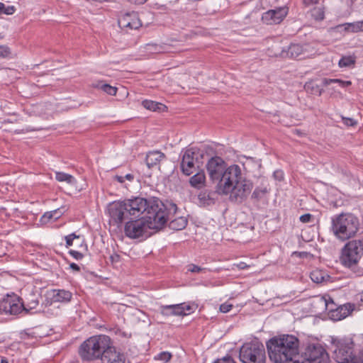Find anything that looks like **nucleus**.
<instances>
[{
  "mask_svg": "<svg viewBox=\"0 0 363 363\" xmlns=\"http://www.w3.org/2000/svg\"><path fill=\"white\" fill-rule=\"evenodd\" d=\"M206 169L211 181L216 184V193L227 196L231 203H242L250 194L253 184L244 176L239 165L227 167L222 157L215 156L208 160Z\"/></svg>",
  "mask_w": 363,
  "mask_h": 363,
  "instance_id": "obj_1",
  "label": "nucleus"
},
{
  "mask_svg": "<svg viewBox=\"0 0 363 363\" xmlns=\"http://www.w3.org/2000/svg\"><path fill=\"white\" fill-rule=\"evenodd\" d=\"M125 202L128 208L130 219L141 217L152 219L150 223L153 228H163L169 216L177 210L176 204L164 203L155 197L149 199L135 197L127 199Z\"/></svg>",
  "mask_w": 363,
  "mask_h": 363,
  "instance_id": "obj_2",
  "label": "nucleus"
},
{
  "mask_svg": "<svg viewBox=\"0 0 363 363\" xmlns=\"http://www.w3.org/2000/svg\"><path fill=\"white\" fill-rule=\"evenodd\" d=\"M299 345L298 338L293 335L273 337L267 342L269 359L274 363H286L293 360L298 354Z\"/></svg>",
  "mask_w": 363,
  "mask_h": 363,
  "instance_id": "obj_3",
  "label": "nucleus"
},
{
  "mask_svg": "<svg viewBox=\"0 0 363 363\" xmlns=\"http://www.w3.org/2000/svg\"><path fill=\"white\" fill-rule=\"evenodd\" d=\"M359 225V219L352 213H341L332 219V230L342 241L354 236Z\"/></svg>",
  "mask_w": 363,
  "mask_h": 363,
  "instance_id": "obj_4",
  "label": "nucleus"
},
{
  "mask_svg": "<svg viewBox=\"0 0 363 363\" xmlns=\"http://www.w3.org/2000/svg\"><path fill=\"white\" fill-rule=\"evenodd\" d=\"M111 345L108 336L101 335L93 336L85 340L79 347V354L83 359L95 360L101 359Z\"/></svg>",
  "mask_w": 363,
  "mask_h": 363,
  "instance_id": "obj_5",
  "label": "nucleus"
},
{
  "mask_svg": "<svg viewBox=\"0 0 363 363\" xmlns=\"http://www.w3.org/2000/svg\"><path fill=\"white\" fill-rule=\"evenodd\" d=\"M335 358L338 363H363L362 357L354 351V342L350 339L333 340Z\"/></svg>",
  "mask_w": 363,
  "mask_h": 363,
  "instance_id": "obj_6",
  "label": "nucleus"
},
{
  "mask_svg": "<svg viewBox=\"0 0 363 363\" xmlns=\"http://www.w3.org/2000/svg\"><path fill=\"white\" fill-rule=\"evenodd\" d=\"M150 222L152 219L140 218L129 219L125 225L124 232L127 237L135 239L141 237H148L150 235L149 230H160L162 228L151 227Z\"/></svg>",
  "mask_w": 363,
  "mask_h": 363,
  "instance_id": "obj_7",
  "label": "nucleus"
},
{
  "mask_svg": "<svg viewBox=\"0 0 363 363\" xmlns=\"http://www.w3.org/2000/svg\"><path fill=\"white\" fill-rule=\"evenodd\" d=\"M240 359L243 363H265L266 354L262 344L247 342L240 350Z\"/></svg>",
  "mask_w": 363,
  "mask_h": 363,
  "instance_id": "obj_8",
  "label": "nucleus"
},
{
  "mask_svg": "<svg viewBox=\"0 0 363 363\" xmlns=\"http://www.w3.org/2000/svg\"><path fill=\"white\" fill-rule=\"evenodd\" d=\"M203 152L197 147L187 149L182 159L180 167L182 173L189 176L195 172L196 165L199 167L203 163Z\"/></svg>",
  "mask_w": 363,
  "mask_h": 363,
  "instance_id": "obj_9",
  "label": "nucleus"
},
{
  "mask_svg": "<svg viewBox=\"0 0 363 363\" xmlns=\"http://www.w3.org/2000/svg\"><path fill=\"white\" fill-rule=\"evenodd\" d=\"M360 250L362 251L361 240L349 241L342 250L341 263L348 268L354 269L360 259Z\"/></svg>",
  "mask_w": 363,
  "mask_h": 363,
  "instance_id": "obj_10",
  "label": "nucleus"
},
{
  "mask_svg": "<svg viewBox=\"0 0 363 363\" xmlns=\"http://www.w3.org/2000/svg\"><path fill=\"white\" fill-rule=\"evenodd\" d=\"M311 363H329L330 357L320 344H309L303 352Z\"/></svg>",
  "mask_w": 363,
  "mask_h": 363,
  "instance_id": "obj_11",
  "label": "nucleus"
},
{
  "mask_svg": "<svg viewBox=\"0 0 363 363\" xmlns=\"http://www.w3.org/2000/svg\"><path fill=\"white\" fill-rule=\"evenodd\" d=\"M24 303L18 296H9L0 301V313L17 315L23 312Z\"/></svg>",
  "mask_w": 363,
  "mask_h": 363,
  "instance_id": "obj_12",
  "label": "nucleus"
},
{
  "mask_svg": "<svg viewBox=\"0 0 363 363\" xmlns=\"http://www.w3.org/2000/svg\"><path fill=\"white\" fill-rule=\"evenodd\" d=\"M108 213L113 221L118 225H121L124 221L130 219L129 211L125 200L114 201L111 203L108 207Z\"/></svg>",
  "mask_w": 363,
  "mask_h": 363,
  "instance_id": "obj_13",
  "label": "nucleus"
},
{
  "mask_svg": "<svg viewBox=\"0 0 363 363\" xmlns=\"http://www.w3.org/2000/svg\"><path fill=\"white\" fill-rule=\"evenodd\" d=\"M286 14L287 10L285 8H278L264 13L262 20L268 25L278 24L283 21Z\"/></svg>",
  "mask_w": 363,
  "mask_h": 363,
  "instance_id": "obj_14",
  "label": "nucleus"
},
{
  "mask_svg": "<svg viewBox=\"0 0 363 363\" xmlns=\"http://www.w3.org/2000/svg\"><path fill=\"white\" fill-rule=\"evenodd\" d=\"M354 309V305L347 303L337 307L335 309L330 308V315L331 319L334 320H340L348 316Z\"/></svg>",
  "mask_w": 363,
  "mask_h": 363,
  "instance_id": "obj_15",
  "label": "nucleus"
},
{
  "mask_svg": "<svg viewBox=\"0 0 363 363\" xmlns=\"http://www.w3.org/2000/svg\"><path fill=\"white\" fill-rule=\"evenodd\" d=\"M118 23L121 26L130 29H138L142 26L138 15L135 12L125 14L119 19Z\"/></svg>",
  "mask_w": 363,
  "mask_h": 363,
  "instance_id": "obj_16",
  "label": "nucleus"
},
{
  "mask_svg": "<svg viewBox=\"0 0 363 363\" xmlns=\"http://www.w3.org/2000/svg\"><path fill=\"white\" fill-rule=\"evenodd\" d=\"M72 294L65 289H53L49 293L50 304L54 303H68L71 301Z\"/></svg>",
  "mask_w": 363,
  "mask_h": 363,
  "instance_id": "obj_17",
  "label": "nucleus"
},
{
  "mask_svg": "<svg viewBox=\"0 0 363 363\" xmlns=\"http://www.w3.org/2000/svg\"><path fill=\"white\" fill-rule=\"evenodd\" d=\"M102 363H125V357L110 345L101 357Z\"/></svg>",
  "mask_w": 363,
  "mask_h": 363,
  "instance_id": "obj_18",
  "label": "nucleus"
},
{
  "mask_svg": "<svg viewBox=\"0 0 363 363\" xmlns=\"http://www.w3.org/2000/svg\"><path fill=\"white\" fill-rule=\"evenodd\" d=\"M176 212L177 211L169 216L167 222L169 221V228L170 229L173 230H181L185 228V227L187 225L188 220L184 216H179L173 219L172 217L176 213Z\"/></svg>",
  "mask_w": 363,
  "mask_h": 363,
  "instance_id": "obj_19",
  "label": "nucleus"
},
{
  "mask_svg": "<svg viewBox=\"0 0 363 363\" xmlns=\"http://www.w3.org/2000/svg\"><path fill=\"white\" fill-rule=\"evenodd\" d=\"M303 54V48L299 44H291L286 50H284L281 52L283 57L290 58H297Z\"/></svg>",
  "mask_w": 363,
  "mask_h": 363,
  "instance_id": "obj_20",
  "label": "nucleus"
},
{
  "mask_svg": "<svg viewBox=\"0 0 363 363\" xmlns=\"http://www.w3.org/2000/svg\"><path fill=\"white\" fill-rule=\"evenodd\" d=\"M164 157V155L161 152H150L145 158L146 164L149 168L152 167L157 165Z\"/></svg>",
  "mask_w": 363,
  "mask_h": 363,
  "instance_id": "obj_21",
  "label": "nucleus"
},
{
  "mask_svg": "<svg viewBox=\"0 0 363 363\" xmlns=\"http://www.w3.org/2000/svg\"><path fill=\"white\" fill-rule=\"evenodd\" d=\"M206 182V175L203 170L196 173L189 179L190 185L196 189L202 188Z\"/></svg>",
  "mask_w": 363,
  "mask_h": 363,
  "instance_id": "obj_22",
  "label": "nucleus"
},
{
  "mask_svg": "<svg viewBox=\"0 0 363 363\" xmlns=\"http://www.w3.org/2000/svg\"><path fill=\"white\" fill-rule=\"evenodd\" d=\"M40 296L35 294H30L27 298L26 303L24 304L23 312L28 313L31 310L36 308L39 304Z\"/></svg>",
  "mask_w": 363,
  "mask_h": 363,
  "instance_id": "obj_23",
  "label": "nucleus"
},
{
  "mask_svg": "<svg viewBox=\"0 0 363 363\" xmlns=\"http://www.w3.org/2000/svg\"><path fill=\"white\" fill-rule=\"evenodd\" d=\"M341 28H344V30L346 32L357 33L362 31V26L360 21H356L353 23H346L337 26L335 28L338 30Z\"/></svg>",
  "mask_w": 363,
  "mask_h": 363,
  "instance_id": "obj_24",
  "label": "nucleus"
},
{
  "mask_svg": "<svg viewBox=\"0 0 363 363\" xmlns=\"http://www.w3.org/2000/svg\"><path fill=\"white\" fill-rule=\"evenodd\" d=\"M55 178L60 182H65L69 184H75L77 183L76 179L73 176L62 172H57L55 174Z\"/></svg>",
  "mask_w": 363,
  "mask_h": 363,
  "instance_id": "obj_25",
  "label": "nucleus"
},
{
  "mask_svg": "<svg viewBox=\"0 0 363 363\" xmlns=\"http://www.w3.org/2000/svg\"><path fill=\"white\" fill-rule=\"evenodd\" d=\"M333 83L337 84L339 86L345 88L352 84L350 81H343L339 79H327L324 78L322 80V86H328Z\"/></svg>",
  "mask_w": 363,
  "mask_h": 363,
  "instance_id": "obj_26",
  "label": "nucleus"
},
{
  "mask_svg": "<svg viewBox=\"0 0 363 363\" xmlns=\"http://www.w3.org/2000/svg\"><path fill=\"white\" fill-rule=\"evenodd\" d=\"M304 88L308 92L312 94L320 96L323 93L322 86L313 82L306 83Z\"/></svg>",
  "mask_w": 363,
  "mask_h": 363,
  "instance_id": "obj_27",
  "label": "nucleus"
},
{
  "mask_svg": "<svg viewBox=\"0 0 363 363\" xmlns=\"http://www.w3.org/2000/svg\"><path fill=\"white\" fill-rule=\"evenodd\" d=\"M269 193V189L267 186H258L254 190L252 198L259 201L264 198Z\"/></svg>",
  "mask_w": 363,
  "mask_h": 363,
  "instance_id": "obj_28",
  "label": "nucleus"
},
{
  "mask_svg": "<svg viewBox=\"0 0 363 363\" xmlns=\"http://www.w3.org/2000/svg\"><path fill=\"white\" fill-rule=\"evenodd\" d=\"M142 104L146 109L154 111L157 110H160L161 108H165V106H164L163 104L150 100H144L142 102Z\"/></svg>",
  "mask_w": 363,
  "mask_h": 363,
  "instance_id": "obj_29",
  "label": "nucleus"
},
{
  "mask_svg": "<svg viewBox=\"0 0 363 363\" xmlns=\"http://www.w3.org/2000/svg\"><path fill=\"white\" fill-rule=\"evenodd\" d=\"M356 57L354 56H343L339 61L338 65L340 67H350L355 64Z\"/></svg>",
  "mask_w": 363,
  "mask_h": 363,
  "instance_id": "obj_30",
  "label": "nucleus"
},
{
  "mask_svg": "<svg viewBox=\"0 0 363 363\" xmlns=\"http://www.w3.org/2000/svg\"><path fill=\"white\" fill-rule=\"evenodd\" d=\"M99 88L104 92H106V94L111 95V96H115L117 92L116 87L111 86L110 84H102L100 85Z\"/></svg>",
  "mask_w": 363,
  "mask_h": 363,
  "instance_id": "obj_31",
  "label": "nucleus"
},
{
  "mask_svg": "<svg viewBox=\"0 0 363 363\" xmlns=\"http://www.w3.org/2000/svg\"><path fill=\"white\" fill-rule=\"evenodd\" d=\"M311 279L313 282L321 283L324 280V277L321 271L315 270L311 273Z\"/></svg>",
  "mask_w": 363,
  "mask_h": 363,
  "instance_id": "obj_32",
  "label": "nucleus"
},
{
  "mask_svg": "<svg viewBox=\"0 0 363 363\" xmlns=\"http://www.w3.org/2000/svg\"><path fill=\"white\" fill-rule=\"evenodd\" d=\"M174 315H186L182 303L172 305Z\"/></svg>",
  "mask_w": 363,
  "mask_h": 363,
  "instance_id": "obj_33",
  "label": "nucleus"
},
{
  "mask_svg": "<svg viewBox=\"0 0 363 363\" xmlns=\"http://www.w3.org/2000/svg\"><path fill=\"white\" fill-rule=\"evenodd\" d=\"M172 355L170 352H162L160 353H159L157 354V357H155V359H157V360H161V361H163L164 362H168L171 358H172Z\"/></svg>",
  "mask_w": 363,
  "mask_h": 363,
  "instance_id": "obj_34",
  "label": "nucleus"
},
{
  "mask_svg": "<svg viewBox=\"0 0 363 363\" xmlns=\"http://www.w3.org/2000/svg\"><path fill=\"white\" fill-rule=\"evenodd\" d=\"M161 314L164 316L174 315L172 305L162 306L160 307Z\"/></svg>",
  "mask_w": 363,
  "mask_h": 363,
  "instance_id": "obj_35",
  "label": "nucleus"
},
{
  "mask_svg": "<svg viewBox=\"0 0 363 363\" xmlns=\"http://www.w3.org/2000/svg\"><path fill=\"white\" fill-rule=\"evenodd\" d=\"M182 306L184 307V312H186V315L190 314L191 313H193L196 308H197V306L196 304H189L186 303H182Z\"/></svg>",
  "mask_w": 363,
  "mask_h": 363,
  "instance_id": "obj_36",
  "label": "nucleus"
},
{
  "mask_svg": "<svg viewBox=\"0 0 363 363\" xmlns=\"http://www.w3.org/2000/svg\"><path fill=\"white\" fill-rule=\"evenodd\" d=\"M79 236L76 235L75 233H71L65 237L66 240V247H69L72 245L74 239L79 238Z\"/></svg>",
  "mask_w": 363,
  "mask_h": 363,
  "instance_id": "obj_37",
  "label": "nucleus"
},
{
  "mask_svg": "<svg viewBox=\"0 0 363 363\" xmlns=\"http://www.w3.org/2000/svg\"><path fill=\"white\" fill-rule=\"evenodd\" d=\"M289 362H292V363H311L308 359L304 357L303 353L301 356L297 355L295 358H293V360H290Z\"/></svg>",
  "mask_w": 363,
  "mask_h": 363,
  "instance_id": "obj_38",
  "label": "nucleus"
},
{
  "mask_svg": "<svg viewBox=\"0 0 363 363\" xmlns=\"http://www.w3.org/2000/svg\"><path fill=\"white\" fill-rule=\"evenodd\" d=\"M52 219H53V213H52V211H48V212L45 213L43 214V216H42V218L40 219V221L43 223H45L50 221Z\"/></svg>",
  "mask_w": 363,
  "mask_h": 363,
  "instance_id": "obj_39",
  "label": "nucleus"
},
{
  "mask_svg": "<svg viewBox=\"0 0 363 363\" xmlns=\"http://www.w3.org/2000/svg\"><path fill=\"white\" fill-rule=\"evenodd\" d=\"M15 11H16V9L13 6H6L4 5V8L2 9V11H1V13H3L6 15H11V14H13L15 12Z\"/></svg>",
  "mask_w": 363,
  "mask_h": 363,
  "instance_id": "obj_40",
  "label": "nucleus"
},
{
  "mask_svg": "<svg viewBox=\"0 0 363 363\" xmlns=\"http://www.w3.org/2000/svg\"><path fill=\"white\" fill-rule=\"evenodd\" d=\"M213 363H236L231 357H225L221 359H218Z\"/></svg>",
  "mask_w": 363,
  "mask_h": 363,
  "instance_id": "obj_41",
  "label": "nucleus"
},
{
  "mask_svg": "<svg viewBox=\"0 0 363 363\" xmlns=\"http://www.w3.org/2000/svg\"><path fill=\"white\" fill-rule=\"evenodd\" d=\"M233 308V305L228 303H224L220 306V311L222 313H228Z\"/></svg>",
  "mask_w": 363,
  "mask_h": 363,
  "instance_id": "obj_42",
  "label": "nucleus"
},
{
  "mask_svg": "<svg viewBox=\"0 0 363 363\" xmlns=\"http://www.w3.org/2000/svg\"><path fill=\"white\" fill-rule=\"evenodd\" d=\"M343 123L347 126H354L357 121L351 118L342 117Z\"/></svg>",
  "mask_w": 363,
  "mask_h": 363,
  "instance_id": "obj_43",
  "label": "nucleus"
},
{
  "mask_svg": "<svg viewBox=\"0 0 363 363\" xmlns=\"http://www.w3.org/2000/svg\"><path fill=\"white\" fill-rule=\"evenodd\" d=\"M284 172L282 170L278 169L274 172L273 177L276 180L282 181L284 179Z\"/></svg>",
  "mask_w": 363,
  "mask_h": 363,
  "instance_id": "obj_44",
  "label": "nucleus"
},
{
  "mask_svg": "<svg viewBox=\"0 0 363 363\" xmlns=\"http://www.w3.org/2000/svg\"><path fill=\"white\" fill-rule=\"evenodd\" d=\"M64 212L65 211L62 208H57L52 211V213H53V220H56L60 218L63 215Z\"/></svg>",
  "mask_w": 363,
  "mask_h": 363,
  "instance_id": "obj_45",
  "label": "nucleus"
},
{
  "mask_svg": "<svg viewBox=\"0 0 363 363\" xmlns=\"http://www.w3.org/2000/svg\"><path fill=\"white\" fill-rule=\"evenodd\" d=\"M69 253L70 255H72L74 259L77 260L82 259L84 257L82 253L74 250H69Z\"/></svg>",
  "mask_w": 363,
  "mask_h": 363,
  "instance_id": "obj_46",
  "label": "nucleus"
},
{
  "mask_svg": "<svg viewBox=\"0 0 363 363\" xmlns=\"http://www.w3.org/2000/svg\"><path fill=\"white\" fill-rule=\"evenodd\" d=\"M312 215L310 213H306L304 215L301 216L300 220L302 223H309L312 219Z\"/></svg>",
  "mask_w": 363,
  "mask_h": 363,
  "instance_id": "obj_47",
  "label": "nucleus"
},
{
  "mask_svg": "<svg viewBox=\"0 0 363 363\" xmlns=\"http://www.w3.org/2000/svg\"><path fill=\"white\" fill-rule=\"evenodd\" d=\"M10 53L6 46L0 45V57H6Z\"/></svg>",
  "mask_w": 363,
  "mask_h": 363,
  "instance_id": "obj_48",
  "label": "nucleus"
},
{
  "mask_svg": "<svg viewBox=\"0 0 363 363\" xmlns=\"http://www.w3.org/2000/svg\"><path fill=\"white\" fill-rule=\"evenodd\" d=\"M189 270L191 272H199L201 271V269L199 266L193 264Z\"/></svg>",
  "mask_w": 363,
  "mask_h": 363,
  "instance_id": "obj_49",
  "label": "nucleus"
},
{
  "mask_svg": "<svg viewBox=\"0 0 363 363\" xmlns=\"http://www.w3.org/2000/svg\"><path fill=\"white\" fill-rule=\"evenodd\" d=\"M110 259L112 261V262H117L120 259V256L118 254H113L110 256Z\"/></svg>",
  "mask_w": 363,
  "mask_h": 363,
  "instance_id": "obj_50",
  "label": "nucleus"
},
{
  "mask_svg": "<svg viewBox=\"0 0 363 363\" xmlns=\"http://www.w3.org/2000/svg\"><path fill=\"white\" fill-rule=\"evenodd\" d=\"M69 267L74 271H76V272H79L80 271V267H79V265H77L75 263H71Z\"/></svg>",
  "mask_w": 363,
  "mask_h": 363,
  "instance_id": "obj_51",
  "label": "nucleus"
},
{
  "mask_svg": "<svg viewBox=\"0 0 363 363\" xmlns=\"http://www.w3.org/2000/svg\"><path fill=\"white\" fill-rule=\"evenodd\" d=\"M147 1V0H129V1L135 4H143L145 3Z\"/></svg>",
  "mask_w": 363,
  "mask_h": 363,
  "instance_id": "obj_52",
  "label": "nucleus"
},
{
  "mask_svg": "<svg viewBox=\"0 0 363 363\" xmlns=\"http://www.w3.org/2000/svg\"><path fill=\"white\" fill-rule=\"evenodd\" d=\"M319 0H304L306 4H317Z\"/></svg>",
  "mask_w": 363,
  "mask_h": 363,
  "instance_id": "obj_53",
  "label": "nucleus"
},
{
  "mask_svg": "<svg viewBox=\"0 0 363 363\" xmlns=\"http://www.w3.org/2000/svg\"><path fill=\"white\" fill-rule=\"evenodd\" d=\"M238 267L240 269H244L247 267V265L245 262H240L238 264Z\"/></svg>",
  "mask_w": 363,
  "mask_h": 363,
  "instance_id": "obj_54",
  "label": "nucleus"
},
{
  "mask_svg": "<svg viewBox=\"0 0 363 363\" xmlns=\"http://www.w3.org/2000/svg\"><path fill=\"white\" fill-rule=\"evenodd\" d=\"M116 179L121 183H123L125 181L123 177L118 175L116 176Z\"/></svg>",
  "mask_w": 363,
  "mask_h": 363,
  "instance_id": "obj_55",
  "label": "nucleus"
},
{
  "mask_svg": "<svg viewBox=\"0 0 363 363\" xmlns=\"http://www.w3.org/2000/svg\"><path fill=\"white\" fill-rule=\"evenodd\" d=\"M125 178L126 179L129 180V181H131V180H133V174H127L125 176L124 179H125Z\"/></svg>",
  "mask_w": 363,
  "mask_h": 363,
  "instance_id": "obj_56",
  "label": "nucleus"
},
{
  "mask_svg": "<svg viewBox=\"0 0 363 363\" xmlns=\"http://www.w3.org/2000/svg\"><path fill=\"white\" fill-rule=\"evenodd\" d=\"M1 363H9V361L6 358H2L1 360Z\"/></svg>",
  "mask_w": 363,
  "mask_h": 363,
  "instance_id": "obj_57",
  "label": "nucleus"
},
{
  "mask_svg": "<svg viewBox=\"0 0 363 363\" xmlns=\"http://www.w3.org/2000/svg\"><path fill=\"white\" fill-rule=\"evenodd\" d=\"M361 243H362V255H363V239L361 240Z\"/></svg>",
  "mask_w": 363,
  "mask_h": 363,
  "instance_id": "obj_58",
  "label": "nucleus"
},
{
  "mask_svg": "<svg viewBox=\"0 0 363 363\" xmlns=\"http://www.w3.org/2000/svg\"><path fill=\"white\" fill-rule=\"evenodd\" d=\"M361 23H362V28H363V21H360ZM362 31H363V29H362Z\"/></svg>",
  "mask_w": 363,
  "mask_h": 363,
  "instance_id": "obj_59",
  "label": "nucleus"
}]
</instances>
